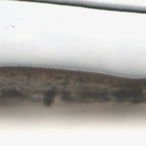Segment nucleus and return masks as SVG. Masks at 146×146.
I'll list each match as a JSON object with an SVG mask.
<instances>
[{
    "mask_svg": "<svg viewBox=\"0 0 146 146\" xmlns=\"http://www.w3.org/2000/svg\"><path fill=\"white\" fill-rule=\"evenodd\" d=\"M136 94L133 96L134 99L132 101L133 103L138 104L139 103L143 102L146 99L145 97L146 95L145 93H143V91L141 89H139L138 90V93L137 91H135Z\"/></svg>",
    "mask_w": 146,
    "mask_h": 146,
    "instance_id": "1",
    "label": "nucleus"
},
{
    "mask_svg": "<svg viewBox=\"0 0 146 146\" xmlns=\"http://www.w3.org/2000/svg\"><path fill=\"white\" fill-rule=\"evenodd\" d=\"M49 91L46 92V95L43 99L44 103L48 106H49L53 102L54 97L57 94L54 90H53L52 92L50 93L48 92Z\"/></svg>",
    "mask_w": 146,
    "mask_h": 146,
    "instance_id": "2",
    "label": "nucleus"
},
{
    "mask_svg": "<svg viewBox=\"0 0 146 146\" xmlns=\"http://www.w3.org/2000/svg\"><path fill=\"white\" fill-rule=\"evenodd\" d=\"M24 94H23L22 93L18 92L17 90H15L7 93L6 95L7 96L11 98L14 97L15 99L17 96H19L22 98L25 96Z\"/></svg>",
    "mask_w": 146,
    "mask_h": 146,
    "instance_id": "3",
    "label": "nucleus"
},
{
    "mask_svg": "<svg viewBox=\"0 0 146 146\" xmlns=\"http://www.w3.org/2000/svg\"><path fill=\"white\" fill-rule=\"evenodd\" d=\"M60 93L64 95L63 98L69 101H71L72 100V98L70 96V91L66 92L65 89L64 88L61 90Z\"/></svg>",
    "mask_w": 146,
    "mask_h": 146,
    "instance_id": "4",
    "label": "nucleus"
},
{
    "mask_svg": "<svg viewBox=\"0 0 146 146\" xmlns=\"http://www.w3.org/2000/svg\"><path fill=\"white\" fill-rule=\"evenodd\" d=\"M96 95L98 94L103 97V99L100 100L101 102H104L106 101L109 100H110L109 98L108 97L106 96H104V94L103 93H95Z\"/></svg>",
    "mask_w": 146,
    "mask_h": 146,
    "instance_id": "5",
    "label": "nucleus"
},
{
    "mask_svg": "<svg viewBox=\"0 0 146 146\" xmlns=\"http://www.w3.org/2000/svg\"><path fill=\"white\" fill-rule=\"evenodd\" d=\"M82 95L83 96H88L89 95L91 96L92 95V94L89 93V91H88L87 93H82Z\"/></svg>",
    "mask_w": 146,
    "mask_h": 146,
    "instance_id": "6",
    "label": "nucleus"
},
{
    "mask_svg": "<svg viewBox=\"0 0 146 146\" xmlns=\"http://www.w3.org/2000/svg\"><path fill=\"white\" fill-rule=\"evenodd\" d=\"M68 83L67 82H60L59 83V84L60 85H64V86L65 87V85L67 84Z\"/></svg>",
    "mask_w": 146,
    "mask_h": 146,
    "instance_id": "7",
    "label": "nucleus"
},
{
    "mask_svg": "<svg viewBox=\"0 0 146 146\" xmlns=\"http://www.w3.org/2000/svg\"><path fill=\"white\" fill-rule=\"evenodd\" d=\"M119 94V93L117 92L116 91L114 92L113 94H112V95L113 96H118V94Z\"/></svg>",
    "mask_w": 146,
    "mask_h": 146,
    "instance_id": "8",
    "label": "nucleus"
},
{
    "mask_svg": "<svg viewBox=\"0 0 146 146\" xmlns=\"http://www.w3.org/2000/svg\"><path fill=\"white\" fill-rule=\"evenodd\" d=\"M80 101L84 103H86V100L84 98H82L80 100Z\"/></svg>",
    "mask_w": 146,
    "mask_h": 146,
    "instance_id": "9",
    "label": "nucleus"
},
{
    "mask_svg": "<svg viewBox=\"0 0 146 146\" xmlns=\"http://www.w3.org/2000/svg\"><path fill=\"white\" fill-rule=\"evenodd\" d=\"M11 76L12 77H13L16 75V74L13 72H12L11 73Z\"/></svg>",
    "mask_w": 146,
    "mask_h": 146,
    "instance_id": "10",
    "label": "nucleus"
},
{
    "mask_svg": "<svg viewBox=\"0 0 146 146\" xmlns=\"http://www.w3.org/2000/svg\"><path fill=\"white\" fill-rule=\"evenodd\" d=\"M103 91H106V92L105 93V94L106 95H107L108 94V93L106 91V89H104L103 90Z\"/></svg>",
    "mask_w": 146,
    "mask_h": 146,
    "instance_id": "11",
    "label": "nucleus"
},
{
    "mask_svg": "<svg viewBox=\"0 0 146 146\" xmlns=\"http://www.w3.org/2000/svg\"><path fill=\"white\" fill-rule=\"evenodd\" d=\"M62 78V77L60 76H58L57 77V78L59 79H61Z\"/></svg>",
    "mask_w": 146,
    "mask_h": 146,
    "instance_id": "12",
    "label": "nucleus"
},
{
    "mask_svg": "<svg viewBox=\"0 0 146 146\" xmlns=\"http://www.w3.org/2000/svg\"><path fill=\"white\" fill-rule=\"evenodd\" d=\"M38 92V91L37 90H35L34 91V93L35 94H36Z\"/></svg>",
    "mask_w": 146,
    "mask_h": 146,
    "instance_id": "13",
    "label": "nucleus"
},
{
    "mask_svg": "<svg viewBox=\"0 0 146 146\" xmlns=\"http://www.w3.org/2000/svg\"><path fill=\"white\" fill-rule=\"evenodd\" d=\"M128 94H130V95H131L132 94V93H130V92H129L128 93Z\"/></svg>",
    "mask_w": 146,
    "mask_h": 146,
    "instance_id": "14",
    "label": "nucleus"
},
{
    "mask_svg": "<svg viewBox=\"0 0 146 146\" xmlns=\"http://www.w3.org/2000/svg\"><path fill=\"white\" fill-rule=\"evenodd\" d=\"M94 101L95 102H97V100H96L95 98H94Z\"/></svg>",
    "mask_w": 146,
    "mask_h": 146,
    "instance_id": "15",
    "label": "nucleus"
},
{
    "mask_svg": "<svg viewBox=\"0 0 146 146\" xmlns=\"http://www.w3.org/2000/svg\"><path fill=\"white\" fill-rule=\"evenodd\" d=\"M121 93H123V90H121Z\"/></svg>",
    "mask_w": 146,
    "mask_h": 146,
    "instance_id": "16",
    "label": "nucleus"
},
{
    "mask_svg": "<svg viewBox=\"0 0 146 146\" xmlns=\"http://www.w3.org/2000/svg\"><path fill=\"white\" fill-rule=\"evenodd\" d=\"M26 98H28V96H27L26 97Z\"/></svg>",
    "mask_w": 146,
    "mask_h": 146,
    "instance_id": "17",
    "label": "nucleus"
},
{
    "mask_svg": "<svg viewBox=\"0 0 146 146\" xmlns=\"http://www.w3.org/2000/svg\"><path fill=\"white\" fill-rule=\"evenodd\" d=\"M127 96V97H129V95H127V96Z\"/></svg>",
    "mask_w": 146,
    "mask_h": 146,
    "instance_id": "18",
    "label": "nucleus"
},
{
    "mask_svg": "<svg viewBox=\"0 0 146 146\" xmlns=\"http://www.w3.org/2000/svg\"><path fill=\"white\" fill-rule=\"evenodd\" d=\"M53 87L55 88H55V87L54 86H53Z\"/></svg>",
    "mask_w": 146,
    "mask_h": 146,
    "instance_id": "19",
    "label": "nucleus"
},
{
    "mask_svg": "<svg viewBox=\"0 0 146 146\" xmlns=\"http://www.w3.org/2000/svg\"><path fill=\"white\" fill-rule=\"evenodd\" d=\"M0 70H1V69H0Z\"/></svg>",
    "mask_w": 146,
    "mask_h": 146,
    "instance_id": "20",
    "label": "nucleus"
},
{
    "mask_svg": "<svg viewBox=\"0 0 146 146\" xmlns=\"http://www.w3.org/2000/svg\"><path fill=\"white\" fill-rule=\"evenodd\" d=\"M0 99H1V98H0Z\"/></svg>",
    "mask_w": 146,
    "mask_h": 146,
    "instance_id": "21",
    "label": "nucleus"
},
{
    "mask_svg": "<svg viewBox=\"0 0 146 146\" xmlns=\"http://www.w3.org/2000/svg\"><path fill=\"white\" fill-rule=\"evenodd\" d=\"M98 98H99V96H97Z\"/></svg>",
    "mask_w": 146,
    "mask_h": 146,
    "instance_id": "22",
    "label": "nucleus"
},
{
    "mask_svg": "<svg viewBox=\"0 0 146 146\" xmlns=\"http://www.w3.org/2000/svg\"><path fill=\"white\" fill-rule=\"evenodd\" d=\"M14 88L15 89V88Z\"/></svg>",
    "mask_w": 146,
    "mask_h": 146,
    "instance_id": "23",
    "label": "nucleus"
},
{
    "mask_svg": "<svg viewBox=\"0 0 146 146\" xmlns=\"http://www.w3.org/2000/svg\"><path fill=\"white\" fill-rule=\"evenodd\" d=\"M48 84H49V83H48Z\"/></svg>",
    "mask_w": 146,
    "mask_h": 146,
    "instance_id": "24",
    "label": "nucleus"
},
{
    "mask_svg": "<svg viewBox=\"0 0 146 146\" xmlns=\"http://www.w3.org/2000/svg\"><path fill=\"white\" fill-rule=\"evenodd\" d=\"M0 88H1V86L0 87Z\"/></svg>",
    "mask_w": 146,
    "mask_h": 146,
    "instance_id": "25",
    "label": "nucleus"
}]
</instances>
